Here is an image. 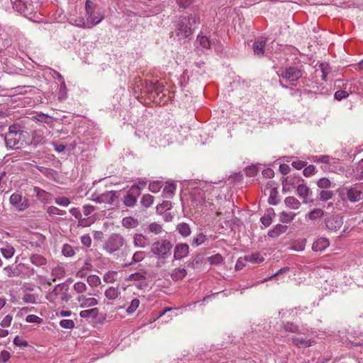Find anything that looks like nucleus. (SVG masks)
<instances>
[{
    "mask_svg": "<svg viewBox=\"0 0 363 363\" xmlns=\"http://www.w3.org/2000/svg\"><path fill=\"white\" fill-rule=\"evenodd\" d=\"M199 24L200 18L197 14L191 13L187 16H181L174 30L175 35L179 40L187 38L193 34Z\"/></svg>",
    "mask_w": 363,
    "mask_h": 363,
    "instance_id": "nucleus-1",
    "label": "nucleus"
},
{
    "mask_svg": "<svg viewBox=\"0 0 363 363\" xmlns=\"http://www.w3.org/2000/svg\"><path fill=\"white\" fill-rule=\"evenodd\" d=\"M336 194L343 203L359 202L363 199V184L341 186L337 189Z\"/></svg>",
    "mask_w": 363,
    "mask_h": 363,
    "instance_id": "nucleus-2",
    "label": "nucleus"
},
{
    "mask_svg": "<svg viewBox=\"0 0 363 363\" xmlns=\"http://www.w3.org/2000/svg\"><path fill=\"white\" fill-rule=\"evenodd\" d=\"M28 133L21 130L16 125H11L5 135L6 147L11 149H20L26 143L25 138Z\"/></svg>",
    "mask_w": 363,
    "mask_h": 363,
    "instance_id": "nucleus-3",
    "label": "nucleus"
},
{
    "mask_svg": "<svg viewBox=\"0 0 363 363\" xmlns=\"http://www.w3.org/2000/svg\"><path fill=\"white\" fill-rule=\"evenodd\" d=\"M71 296L69 294V286L66 283L57 284L46 295V299L51 303L57 306L67 302Z\"/></svg>",
    "mask_w": 363,
    "mask_h": 363,
    "instance_id": "nucleus-4",
    "label": "nucleus"
},
{
    "mask_svg": "<svg viewBox=\"0 0 363 363\" xmlns=\"http://www.w3.org/2000/svg\"><path fill=\"white\" fill-rule=\"evenodd\" d=\"M279 77L293 85L303 76V71L296 67H287L281 68L277 72Z\"/></svg>",
    "mask_w": 363,
    "mask_h": 363,
    "instance_id": "nucleus-5",
    "label": "nucleus"
},
{
    "mask_svg": "<svg viewBox=\"0 0 363 363\" xmlns=\"http://www.w3.org/2000/svg\"><path fill=\"white\" fill-rule=\"evenodd\" d=\"M172 244L167 240L155 242L151 246V252L159 259H165L172 249Z\"/></svg>",
    "mask_w": 363,
    "mask_h": 363,
    "instance_id": "nucleus-6",
    "label": "nucleus"
},
{
    "mask_svg": "<svg viewBox=\"0 0 363 363\" xmlns=\"http://www.w3.org/2000/svg\"><path fill=\"white\" fill-rule=\"evenodd\" d=\"M125 244L123 237L119 234L111 235L105 242L104 248L109 254L118 251Z\"/></svg>",
    "mask_w": 363,
    "mask_h": 363,
    "instance_id": "nucleus-7",
    "label": "nucleus"
},
{
    "mask_svg": "<svg viewBox=\"0 0 363 363\" xmlns=\"http://www.w3.org/2000/svg\"><path fill=\"white\" fill-rule=\"evenodd\" d=\"M211 188V186L208 184H205L202 187H195L191 193L193 202L196 206H201L203 205H205L206 203V194H209L208 191Z\"/></svg>",
    "mask_w": 363,
    "mask_h": 363,
    "instance_id": "nucleus-8",
    "label": "nucleus"
},
{
    "mask_svg": "<svg viewBox=\"0 0 363 363\" xmlns=\"http://www.w3.org/2000/svg\"><path fill=\"white\" fill-rule=\"evenodd\" d=\"M9 203L13 208L19 212L24 211L30 206L29 201L19 192H14L9 198Z\"/></svg>",
    "mask_w": 363,
    "mask_h": 363,
    "instance_id": "nucleus-9",
    "label": "nucleus"
},
{
    "mask_svg": "<svg viewBox=\"0 0 363 363\" xmlns=\"http://www.w3.org/2000/svg\"><path fill=\"white\" fill-rule=\"evenodd\" d=\"M140 194V187L133 184L123 199V202L128 207H133L137 202V198Z\"/></svg>",
    "mask_w": 363,
    "mask_h": 363,
    "instance_id": "nucleus-10",
    "label": "nucleus"
},
{
    "mask_svg": "<svg viewBox=\"0 0 363 363\" xmlns=\"http://www.w3.org/2000/svg\"><path fill=\"white\" fill-rule=\"evenodd\" d=\"M303 182L301 177L296 175L287 176L282 182V191L285 193L291 192L296 189L299 183Z\"/></svg>",
    "mask_w": 363,
    "mask_h": 363,
    "instance_id": "nucleus-11",
    "label": "nucleus"
},
{
    "mask_svg": "<svg viewBox=\"0 0 363 363\" xmlns=\"http://www.w3.org/2000/svg\"><path fill=\"white\" fill-rule=\"evenodd\" d=\"M19 266H21V267H22L25 270V272L23 274L24 277L28 279H32L35 276H36L37 279L35 280L39 281L40 284H48L49 285H51L50 280L46 279L43 276L38 275L37 274V271L33 267H31L30 266L27 265L26 264L21 263L19 264Z\"/></svg>",
    "mask_w": 363,
    "mask_h": 363,
    "instance_id": "nucleus-12",
    "label": "nucleus"
},
{
    "mask_svg": "<svg viewBox=\"0 0 363 363\" xmlns=\"http://www.w3.org/2000/svg\"><path fill=\"white\" fill-rule=\"evenodd\" d=\"M311 161L315 163H321L323 169H327L326 165H335L337 163V160L329 155H313L311 157Z\"/></svg>",
    "mask_w": 363,
    "mask_h": 363,
    "instance_id": "nucleus-13",
    "label": "nucleus"
},
{
    "mask_svg": "<svg viewBox=\"0 0 363 363\" xmlns=\"http://www.w3.org/2000/svg\"><path fill=\"white\" fill-rule=\"evenodd\" d=\"M296 193L305 203L311 200V197L312 196V191L310 188L303 183V182L299 183L296 187Z\"/></svg>",
    "mask_w": 363,
    "mask_h": 363,
    "instance_id": "nucleus-14",
    "label": "nucleus"
},
{
    "mask_svg": "<svg viewBox=\"0 0 363 363\" xmlns=\"http://www.w3.org/2000/svg\"><path fill=\"white\" fill-rule=\"evenodd\" d=\"M343 224V218L337 216H331L325 220L327 228L331 231H337Z\"/></svg>",
    "mask_w": 363,
    "mask_h": 363,
    "instance_id": "nucleus-15",
    "label": "nucleus"
},
{
    "mask_svg": "<svg viewBox=\"0 0 363 363\" xmlns=\"http://www.w3.org/2000/svg\"><path fill=\"white\" fill-rule=\"evenodd\" d=\"M267 43V38L259 37L257 38L252 44L253 52L258 57H262L264 53V47Z\"/></svg>",
    "mask_w": 363,
    "mask_h": 363,
    "instance_id": "nucleus-16",
    "label": "nucleus"
},
{
    "mask_svg": "<svg viewBox=\"0 0 363 363\" xmlns=\"http://www.w3.org/2000/svg\"><path fill=\"white\" fill-rule=\"evenodd\" d=\"M28 259L33 265L43 269H44L48 264V259L38 253H31L29 255Z\"/></svg>",
    "mask_w": 363,
    "mask_h": 363,
    "instance_id": "nucleus-17",
    "label": "nucleus"
},
{
    "mask_svg": "<svg viewBox=\"0 0 363 363\" xmlns=\"http://www.w3.org/2000/svg\"><path fill=\"white\" fill-rule=\"evenodd\" d=\"M87 21V28H92L99 24L104 18V15L99 11H95L91 14L86 15Z\"/></svg>",
    "mask_w": 363,
    "mask_h": 363,
    "instance_id": "nucleus-18",
    "label": "nucleus"
},
{
    "mask_svg": "<svg viewBox=\"0 0 363 363\" xmlns=\"http://www.w3.org/2000/svg\"><path fill=\"white\" fill-rule=\"evenodd\" d=\"M189 252V247L187 244H177L174 250V257L175 259H181L186 257Z\"/></svg>",
    "mask_w": 363,
    "mask_h": 363,
    "instance_id": "nucleus-19",
    "label": "nucleus"
},
{
    "mask_svg": "<svg viewBox=\"0 0 363 363\" xmlns=\"http://www.w3.org/2000/svg\"><path fill=\"white\" fill-rule=\"evenodd\" d=\"M33 192L35 194L36 198L42 203H49L52 201V194L38 186H34Z\"/></svg>",
    "mask_w": 363,
    "mask_h": 363,
    "instance_id": "nucleus-20",
    "label": "nucleus"
},
{
    "mask_svg": "<svg viewBox=\"0 0 363 363\" xmlns=\"http://www.w3.org/2000/svg\"><path fill=\"white\" fill-rule=\"evenodd\" d=\"M79 306L81 308H89L95 306L98 304V301L93 297H86V296L82 295L77 298Z\"/></svg>",
    "mask_w": 363,
    "mask_h": 363,
    "instance_id": "nucleus-21",
    "label": "nucleus"
},
{
    "mask_svg": "<svg viewBox=\"0 0 363 363\" xmlns=\"http://www.w3.org/2000/svg\"><path fill=\"white\" fill-rule=\"evenodd\" d=\"M0 252L2 256L5 259H8L13 257L16 250L11 244L9 242H4L0 247Z\"/></svg>",
    "mask_w": 363,
    "mask_h": 363,
    "instance_id": "nucleus-22",
    "label": "nucleus"
},
{
    "mask_svg": "<svg viewBox=\"0 0 363 363\" xmlns=\"http://www.w3.org/2000/svg\"><path fill=\"white\" fill-rule=\"evenodd\" d=\"M330 245L329 240L325 238H318L313 244V251L321 252L326 249Z\"/></svg>",
    "mask_w": 363,
    "mask_h": 363,
    "instance_id": "nucleus-23",
    "label": "nucleus"
},
{
    "mask_svg": "<svg viewBox=\"0 0 363 363\" xmlns=\"http://www.w3.org/2000/svg\"><path fill=\"white\" fill-rule=\"evenodd\" d=\"M20 267L19 264L16 266L9 265L3 269V272L9 278L17 277L21 275Z\"/></svg>",
    "mask_w": 363,
    "mask_h": 363,
    "instance_id": "nucleus-24",
    "label": "nucleus"
},
{
    "mask_svg": "<svg viewBox=\"0 0 363 363\" xmlns=\"http://www.w3.org/2000/svg\"><path fill=\"white\" fill-rule=\"evenodd\" d=\"M287 226L281 224L276 225L272 229L269 230L268 235L270 238H277L281 234L284 233L287 230Z\"/></svg>",
    "mask_w": 363,
    "mask_h": 363,
    "instance_id": "nucleus-25",
    "label": "nucleus"
},
{
    "mask_svg": "<svg viewBox=\"0 0 363 363\" xmlns=\"http://www.w3.org/2000/svg\"><path fill=\"white\" fill-rule=\"evenodd\" d=\"M324 216V211L321 208H314L306 215V218L316 221L320 220Z\"/></svg>",
    "mask_w": 363,
    "mask_h": 363,
    "instance_id": "nucleus-26",
    "label": "nucleus"
},
{
    "mask_svg": "<svg viewBox=\"0 0 363 363\" xmlns=\"http://www.w3.org/2000/svg\"><path fill=\"white\" fill-rule=\"evenodd\" d=\"M133 243L135 247H145L150 243L148 239L142 234H135L133 237Z\"/></svg>",
    "mask_w": 363,
    "mask_h": 363,
    "instance_id": "nucleus-27",
    "label": "nucleus"
},
{
    "mask_svg": "<svg viewBox=\"0 0 363 363\" xmlns=\"http://www.w3.org/2000/svg\"><path fill=\"white\" fill-rule=\"evenodd\" d=\"M13 9L23 14L27 13V4L24 0H11Z\"/></svg>",
    "mask_w": 363,
    "mask_h": 363,
    "instance_id": "nucleus-28",
    "label": "nucleus"
},
{
    "mask_svg": "<svg viewBox=\"0 0 363 363\" xmlns=\"http://www.w3.org/2000/svg\"><path fill=\"white\" fill-rule=\"evenodd\" d=\"M284 204L289 208L297 210L301 206L300 201L294 196H287L284 199Z\"/></svg>",
    "mask_w": 363,
    "mask_h": 363,
    "instance_id": "nucleus-29",
    "label": "nucleus"
},
{
    "mask_svg": "<svg viewBox=\"0 0 363 363\" xmlns=\"http://www.w3.org/2000/svg\"><path fill=\"white\" fill-rule=\"evenodd\" d=\"M275 216V213L272 208L267 210V213H265L261 218V223L265 226H269L272 223L273 217Z\"/></svg>",
    "mask_w": 363,
    "mask_h": 363,
    "instance_id": "nucleus-30",
    "label": "nucleus"
},
{
    "mask_svg": "<svg viewBox=\"0 0 363 363\" xmlns=\"http://www.w3.org/2000/svg\"><path fill=\"white\" fill-rule=\"evenodd\" d=\"M138 225V220L130 216L125 217L122 220V225L126 228H134Z\"/></svg>",
    "mask_w": 363,
    "mask_h": 363,
    "instance_id": "nucleus-31",
    "label": "nucleus"
},
{
    "mask_svg": "<svg viewBox=\"0 0 363 363\" xmlns=\"http://www.w3.org/2000/svg\"><path fill=\"white\" fill-rule=\"evenodd\" d=\"M187 274L184 268H176L173 270L171 277L174 281H179L184 279Z\"/></svg>",
    "mask_w": 363,
    "mask_h": 363,
    "instance_id": "nucleus-32",
    "label": "nucleus"
},
{
    "mask_svg": "<svg viewBox=\"0 0 363 363\" xmlns=\"http://www.w3.org/2000/svg\"><path fill=\"white\" fill-rule=\"evenodd\" d=\"M51 274L53 278L50 281H55L57 279H60L65 277V270L63 267L57 266L52 269Z\"/></svg>",
    "mask_w": 363,
    "mask_h": 363,
    "instance_id": "nucleus-33",
    "label": "nucleus"
},
{
    "mask_svg": "<svg viewBox=\"0 0 363 363\" xmlns=\"http://www.w3.org/2000/svg\"><path fill=\"white\" fill-rule=\"evenodd\" d=\"M283 328L285 332L291 333H303L301 329L296 325L293 323L286 322L284 323Z\"/></svg>",
    "mask_w": 363,
    "mask_h": 363,
    "instance_id": "nucleus-34",
    "label": "nucleus"
},
{
    "mask_svg": "<svg viewBox=\"0 0 363 363\" xmlns=\"http://www.w3.org/2000/svg\"><path fill=\"white\" fill-rule=\"evenodd\" d=\"M296 216V213L293 212L282 211L279 214V220L284 223H289L293 220Z\"/></svg>",
    "mask_w": 363,
    "mask_h": 363,
    "instance_id": "nucleus-35",
    "label": "nucleus"
},
{
    "mask_svg": "<svg viewBox=\"0 0 363 363\" xmlns=\"http://www.w3.org/2000/svg\"><path fill=\"white\" fill-rule=\"evenodd\" d=\"M99 315V309L96 308H93L91 309H86L82 311L79 313V315L82 318H96Z\"/></svg>",
    "mask_w": 363,
    "mask_h": 363,
    "instance_id": "nucleus-36",
    "label": "nucleus"
},
{
    "mask_svg": "<svg viewBox=\"0 0 363 363\" xmlns=\"http://www.w3.org/2000/svg\"><path fill=\"white\" fill-rule=\"evenodd\" d=\"M245 259L252 264H258L264 261V257L257 252L246 255Z\"/></svg>",
    "mask_w": 363,
    "mask_h": 363,
    "instance_id": "nucleus-37",
    "label": "nucleus"
},
{
    "mask_svg": "<svg viewBox=\"0 0 363 363\" xmlns=\"http://www.w3.org/2000/svg\"><path fill=\"white\" fill-rule=\"evenodd\" d=\"M33 118L35 121L47 124L52 123V118L50 116L42 113H36L33 116Z\"/></svg>",
    "mask_w": 363,
    "mask_h": 363,
    "instance_id": "nucleus-38",
    "label": "nucleus"
},
{
    "mask_svg": "<svg viewBox=\"0 0 363 363\" xmlns=\"http://www.w3.org/2000/svg\"><path fill=\"white\" fill-rule=\"evenodd\" d=\"M292 342L298 347H308L312 345V342L309 340L303 338L292 337Z\"/></svg>",
    "mask_w": 363,
    "mask_h": 363,
    "instance_id": "nucleus-39",
    "label": "nucleus"
},
{
    "mask_svg": "<svg viewBox=\"0 0 363 363\" xmlns=\"http://www.w3.org/2000/svg\"><path fill=\"white\" fill-rule=\"evenodd\" d=\"M104 294L107 298L115 300L119 296L120 291L118 288L111 286L105 291Z\"/></svg>",
    "mask_w": 363,
    "mask_h": 363,
    "instance_id": "nucleus-40",
    "label": "nucleus"
},
{
    "mask_svg": "<svg viewBox=\"0 0 363 363\" xmlns=\"http://www.w3.org/2000/svg\"><path fill=\"white\" fill-rule=\"evenodd\" d=\"M114 194L112 191L106 192L98 196L96 201L98 203L106 202L111 203L113 201Z\"/></svg>",
    "mask_w": 363,
    "mask_h": 363,
    "instance_id": "nucleus-41",
    "label": "nucleus"
},
{
    "mask_svg": "<svg viewBox=\"0 0 363 363\" xmlns=\"http://www.w3.org/2000/svg\"><path fill=\"white\" fill-rule=\"evenodd\" d=\"M207 240L206 235L203 233L197 234L192 240L191 245L194 247H198L204 243Z\"/></svg>",
    "mask_w": 363,
    "mask_h": 363,
    "instance_id": "nucleus-42",
    "label": "nucleus"
},
{
    "mask_svg": "<svg viewBox=\"0 0 363 363\" xmlns=\"http://www.w3.org/2000/svg\"><path fill=\"white\" fill-rule=\"evenodd\" d=\"M177 229L179 231V233L184 237H187L191 234V229L187 223H179L177 225Z\"/></svg>",
    "mask_w": 363,
    "mask_h": 363,
    "instance_id": "nucleus-43",
    "label": "nucleus"
},
{
    "mask_svg": "<svg viewBox=\"0 0 363 363\" xmlns=\"http://www.w3.org/2000/svg\"><path fill=\"white\" fill-rule=\"evenodd\" d=\"M62 253L67 257H71L75 255V250L72 245L69 244H65L62 248Z\"/></svg>",
    "mask_w": 363,
    "mask_h": 363,
    "instance_id": "nucleus-44",
    "label": "nucleus"
},
{
    "mask_svg": "<svg viewBox=\"0 0 363 363\" xmlns=\"http://www.w3.org/2000/svg\"><path fill=\"white\" fill-rule=\"evenodd\" d=\"M197 40L199 42L201 46L203 48L209 49L211 46V41L208 37L205 35L199 34L197 37Z\"/></svg>",
    "mask_w": 363,
    "mask_h": 363,
    "instance_id": "nucleus-45",
    "label": "nucleus"
},
{
    "mask_svg": "<svg viewBox=\"0 0 363 363\" xmlns=\"http://www.w3.org/2000/svg\"><path fill=\"white\" fill-rule=\"evenodd\" d=\"M45 143V138L42 134L38 131H35L33 133V139L31 143L35 146Z\"/></svg>",
    "mask_w": 363,
    "mask_h": 363,
    "instance_id": "nucleus-46",
    "label": "nucleus"
},
{
    "mask_svg": "<svg viewBox=\"0 0 363 363\" xmlns=\"http://www.w3.org/2000/svg\"><path fill=\"white\" fill-rule=\"evenodd\" d=\"M140 300L137 298L133 299L126 309L128 314H133L140 306Z\"/></svg>",
    "mask_w": 363,
    "mask_h": 363,
    "instance_id": "nucleus-47",
    "label": "nucleus"
},
{
    "mask_svg": "<svg viewBox=\"0 0 363 363\" xmlns=\"http://www.w3.org/2000/svg\"><path fill=\"white\" fill-rule=\"evenodd\" d=\"M86 281L91 287L98 286L101 284L100 278L94 274L89 275L87 277Z\"/></svg>",
    "mask_w": 363,
    "mask_h": 363,
    "instance_id": "nucleus-48",
    "label": "nucleus"
},
{
    "mask_svg": "<svg viewBox=\"0 0 363 363\" xmlns=\"http://www.w3.org/2000/svg\"><path fill=\"white\" fill-rule=\"evenodd\" d=\"M38 298V296L37 294L30 293H25L23 297V301L28 303H35L37 302Z\"/></svg>",
    "mask_w": 363,
    "mask_h": 363,
    "instance_id": "nucleus-49",
    "label": "nucleus"
},
{
    "mask_svg": "<svg viewBox=\"0 0 363 363\" xmlns=\"http://www.w3.org/2000/svg\"><path fill=\"white\" fill-rule=\"evenodd\" d=\"M162 187V183L160 181H154L149 184L148 189L152 193H157Z\"/></svg>",
    "mask_w": 363,
    "mask_h": 363,
    "instance_id": "nucleus-50",
    "label": "nucleus"
},
{
    "mask_svg": "<svg viewBox=\"0 0 363 363\" xmlns=\"http://www.w3.org/2000/svg\"><path fill=\"white\" fill-rule=\"evenodd\" d=\"M278 192L276 189L270 190V194L268 199V202L271 205H277L279 203Z\"/></svg>",
    "mask_w": 363,
    "mask_h": 363,
    "instance_id": "nucleus-51",
    "label": "nucleus"
},
{
    "mask_svg": "<svg viewBox=\"0 0 363 363\" xmlns=\"http://www.w3.org/2000/svg\"><path fill=\"white\" fill-rule=\"evenodd\" d=\"M153 201H154V197L152 195H150V194H145L142 197L141 204L144 207L148 208V207H150L152 204Z\"/></svg>",
    "mask_w": 363,
    "mask_h": 363,
    "instance_id": "nucleus-52",
    "label": "nucleus"
},
{
    "mask_svg": "<svg viewBox=\"0 0 363 363\" xmlns=\"http://www.w3.org/2000/svg\"><path fill=\"white\" fill-rule=\"evenodd\" d=\"M117 272L110 271L106 273L104 276V281L106 283H113L116 281Z\"/></svg>",
    "mask_w": 363,
    "mask_h": 363,
    "instance_id": "nucleus-53",
    "label": "nucleus"
},
{
    "mask_svg": "<svg viewBox=\"0 0 363 363\" xmlns=\"http://www.w3.org/2000/svg\"><path fill=\"white\" fill-rule=\"evenodd\" d=\"M86 15L96 11V4L92 0H86L85 3Z\"/></svg>",
    "mask_w": 363,
    "mask_h": 363,
    "instance_id": "nucleus-54",
    "label": "nucleus"
},
{
    "mask_svg": "<svg viewBox=\"0 0 363 363\" xmlns=\"http://www.w3.org/2000/svg\"><path fill=\"white\" fill-rule=\"evenodd\" d=\"M317 185L320 189H328L331 187L332 182L328 178L323 177L318 181Z\"/></svg>",
    "mask_w": 363,
    "mask_h": 363,
    "instance_id": "nucleus-55",
    "label": "nucleus"
},
{
    "mask_svg": "<svg viewBox=\"0 0 363 363\" xmlns=\"http://www.w3.org/2000/svg\"><path fill=\"white\" fill-rule=\"evenodd\" d=\"M69 212L76 218L79 219V225H84V223H83L84 219H82L81 218L82 213H81V211H80V209L79 208H72L69 210Z\"/></svg>",
    "mask_w": 363,
    "mask_h": 363,
    "instance_id": "nucleus-56",
    "label": "nucleus"
},
{
    "mask_svg": "<svg viewBox=\"0 0 363 363\" xmlns=\"http://www.w3.org/2000/svg\"><path fill=\"white\" fill-rule=\"evenodd\" d=\"M148 229L151 233L155 235H159L162 232V226L157 223H150L148 226Z\"/></svg>",
    "mask_w": 363,
    "mask_h": 363,
    "instance_id": "nucleus-57",
    "label": "nucleus"
},
{
    "mask_svg": "<svg viewBox=\"0 0 363 363\" xmlns=\"http://www.w3.org/2000/svg\"><path fill=\"white\" fill-rule=\"evenodd\" d=\"M59 324L61 328L65 329H72L75 325L74 321L69 319H63L60 321Z\"/></svg>",
    "mask_w": 363,
    "mask_h": 363,
    "instance_id": "nucleus-58",
    "label": "nucleus"
},
{
    "mask_svg": "<svg viewBox=\"0 0 363 363\" xmlns=\"http://www.w3.org/2000/svg\"><path fill=\"white\" fill-rule=\"evenodd\" d=\"M74 290L77 293V294H82V293H84L86 291L87 289V287H86V285L84 283V282H82V281H77L74 284Z\"/></svg>",
    "mask_w": 363,
    "mask_h": 363,
    "instance_id": "nucleus-59",
    "label": "nucleus"
},
{
    "mask_svg": "<svg viewBox=\"0 0 363 363\" xmlns=\"http://www.w3.org/2000/svg\"><path fill=\"white\" fill-rule=\"evenodd\" d=\"M47 212L50 215H60L64 216L66 214V211L61 210L55 206H50L48 208Z\"/></svg>",
    "mask_w": 363,
    "mask_h": 363,
    "instance_id": "nucleus-60",
    "label": "nucleus"
},
{
    "mask_svg": "<svg viewBox=\"0 0 363 363\" xmlns=\"http://www.w3.org/2000/svg\"><path fill=\"white\" fill-rule=\"evenodd\" d=\"M333 192L329 190H322L319 194L320 199L322 201L330 200L333 198Z\"/></svg>",
    "mask_w": 363,
    "mask_h": 363,
    "instance_id": "nucleus-61",
    "label": "nucleus"
},
{
    "mask_svg": "<svg viewBox=\"0 0 363 363\" xmlns=\"http://www.w3.org/2000/svg\"><path fill=\"white\" fill-rule=\"evenodd\" d=\"M354 172L357 178L363 179V159L358 162Z\"/></svg>",
    "mask_w": 363,
    "mask_h": 363,
    "instance_id": "nucleus-62",
    "label": "nucleus"
},
{
    "mask_svg": "<svg viewBox=\"0 0 363 363\" xmlns=\"http://www.w3.org/2000/svg\"><path fill=\"white\" fill-rule=\"evenodd\" d=\"M13 320V316L10 314L6 315L1 321L0 325L2 328H8L11 325Z\"/></svg>",
    "mask_w": 363,
    "mask_h": 363,
    "instance_id": "nucleus-63",
    "label": "nucleus"
},
{
    "mask_svg": "<svg viewBox=\"0 0 363 363\" xmlns=\"http://www.w3.org/2000/svg\"><path fill=\"white\" fill-rule=\"evenodd\" d=\"M208 259L211 264H218L223 262V257L220 254L211 256Z\"/></svg>",
    "mask_w": 363,
    "mask_h": 363,
    "instance_id": "nucleus-64",
    "label": "nucleus"
}]
</instances>
